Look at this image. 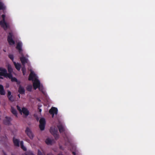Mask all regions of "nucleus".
I'll return each instance as SVG.
<instances>
[{
    "label": "nucleus",
    "mask_w": 155,
    "mask_h": 155,
    "mask_svg": "<svg viewBox=\"0 0 155 155\" xmlns=\"http://www.w3.org/2000/svg\"><path fill=\"white\" fill-rule=\"evenodd\" d=\"M31 73L29 75L28 79L29 80H32L33 82V86L34 89L36 90L38 88L39 90L44 93L43 91V88L40 85V82L38 79V78L35 73L31 70H30Z\"/></svg>",
    "instance_id": "1"
},
{
    "label": "nucleus",
    "mask_w": 155,
    "mask_h": 155,
    "mask_svg": "<svg viewBox=\"0 0 155 155\" xmlns=\"http://www.w3.org/2000/svg\"><path fill=\"white\" fill-rule=\"evenodd\" d=\"M8 71L10 74H7V71L5 69L0 68V78L1 76H4L11 79L12 81L16 82L17 81V79L15 78L12 77V75L11 74L13 70L10 65H8Z\"/></svg>",
    "instance_id": "2"
},
{
    "label": "nucleus",
    "mask_w": 155,
    "mask_h": 155,
    "mask_svg": "<svg viewBox=\"0 0 155 155\" xmlns=\"http://www.w3.org/2000/svg\"><path fill=\"white\" fill-rule=\"evenodd\" d=\"M22 45V43L21 42H19L17 44L16 48L19 50L20 54L21 55L22 57L20 58V59L23 65H24L25 63H27L28 60L23 56L22 53L21 52L22 51V49L21 48Z\"/></svg>",
    "instance_id": "3"
},
{
    "label": "nucleus",
    "mask_w": 155,
    "mask_h": 155,
    "mask_svg": "<svg viewBox=\"0 0 155 155\" xmlns=\"http://www.w3.org/2000/svg\"><path fill=\"white\" fill-rule=\"evenodd\" d=\"M18 110L21 114H23L24 116L26 117L29 114L28 111L25 108L23 107L21 108L18 106H17Z\"/></svg>",
    "instance_id": "4"
},
{
    "label": "nucleus",
    "mask_w": 155,
    "mask_h": 155,
    "mask_svg": "<svg viewBox=\"0 0 155 155\" xmlns=\"http://www.w3.org/2000/svg\"><path fill=\"white\" fill-rule=\"evenodd\" d=\"M5 15H2V20L0 21V25L5 30H6L9 27V25L5 21Z\"/></svg>",
    "instance_id": "5"
},
{
    "label": "nucleus",
    "mask_w": 155,
    "mask_h": 155,
    "mask_svg": "<svg viewBox=\"0 0 155 155\" xmlns=\"http://www.w3.org/2000/svg\"><path fill=\"white\" fill-rule=\"evenodd\" d=\"M51 133L53 135L56 139H57L59 137L58 135L57 134L58 130L55 127H51L50 130Z\"/></svg>",
    "instance_id": "6"
},
{
    "label": "nucleus",
    "mask_w": 155,
    "mask_h": 155,
    "mask_svg": "<svg viewBox=\"0 0 155 155\" xmlns=\"http://www.w3.org/2000/svg\"><path fill=\"white\" fill-rule=\"evenodd\" d=\"M39 128L41 130H43L45 129V120L44 118H41L39 120Z\"/></svg>",
    "instance_id": "7"
},
{
    "label": "nucleus",
    "mask_w": 155,
    "mask_h": 155,
    "mask_svg": "<svg viewBox=\"0 0 155 155\" xmlns=\"http://www.w3.org/2000/svg\"><path fill=\"white\" fill-rule=\"evenodd\" d=\"M25 132L30 139H33L34 137V135L30 128L28 127L26 128L25 130Z\"/></svg>",
    "instance_id": "8"
},
{
    "label": "nucleus",
    "mask_w": 155,
    "mask_h": 155,
    "mask_svg": "<svg viewBox=\"0 0 155 155\" xmlns=\"http://www.w3.org/2000/svg\"><path fill=\"white\" fill-rule=\"evenodd\" d=\"M45 143L48 145H51L54 143V140L50 137H47L45 140Z\"/></svg>",
    "instance_id": "9"
},
{
    "label": "nucleus",
    "mask_w": 155,
    "mask_h": 155,
    "mask_svg": "<svg viewBox=\"0 0 155 155\" xmlns=\"http://www.w3.org/2000/svg\"><path fill=\"white\" fill-rule=\"evenodd\" d=\"M50 113L52 115V117H53L54 114H57L58 113V109L54 107H52L49 110Z\"/></svg>",
    "instance_id": "10"
},
{
    "label": "nucleus",
    "mask_w": 155,
    "mask_h": 155,
    "mask_svg": "<svg viewBox=\"0 0 155 155\" xmlns=\"http://www.w3.org/2000/svg\"><path fill=\"white\" fill-rule=\"evenodd\" d=\"M12 34L11 33H9L8 36V41L10 45H13L15 44V42L12 38Z\"/></svg>",
    "instance_id": "11"
},
{
    "label": "nucleus",
    "mask_w": 155,
    "mask_h": 155,
    "mask_svg": "<svg viewBox=\"0 0 155 155\" xmlns=\"http://www.w3.org/2000/svg\"><path fill=\"white\" fill-rule=\"evenodd\" d=\"M5 91L4 90V87L1 84H0V94L1 95H4L5 94Z\"/></svg>",
    "instance_id": "12"
},
{
    "label": "nucleus",
    "mask_w": 155,
    "mask_h": 155,
    "mask_svg": "<svg viewBox=\"0 0 155 155\" xmlns=\"http://www.w3.org/2000/svg\"><path fill=\"white\" fill-rule=\"evenodd\" d=\"M8 97L9 100L11 101H14V99L13 97L11 95V92L10 91H8Z\"/></svg>",
    "instance_id": "13"
},
{
    "label": "nucleus",
    "mask_w": 155,
    "mask_h": 155,
    "mask_svg": "<svg viewBox=\"0 0 155 155\" xmlns=\"http://www.w3.org/2000/svg\"><path fill=\"white\" fill-rule=\"evenodd\" d=\"M14 65L18 71H19L21 68V64L19 63H16L15 62L13 61Z\"/></svg>",
    "instance_id": "14"
},
{
    "label": "nucleus",
    "mask_w": 155,
    "mask_h": 155,
    "mask_svg": "<svg viewBox=\"0 0 155 155\" xmlns=\"http://www.w3.org/2000/svg\"><path fill=\"white\" fill-rule=\"evenodd\" d=\"M13 142L15 145L17 146H19V142L17 139L14 138L13 139Z\"/></svg>",
    "instance_id": "15"
},
{
    "label": "nucleus",
    "mask_w": 155,
    "mask_h": 155,
    "mask_svg": "<svg viewBox=\"0 0 155 155\" xmlns=\"http://www.w3.org/2000/svg\"><path fill=\"white\" fill-rule=\"evenodd\" d=\"M59 130L60 133H61L64 130V129L63 127L61 124H60L58 126Z\"/></svg>",
    "instance_id": "16"
},
{
    "label": "nucleus",
    "mask_w": 155,
    "mask_h": 155,
    "mask_svg": "<svg viewBox=\"0 0 155 155\" xmlns=\"http://www.w3.org/2000/svg\"><path fill=\"white\" fill-rule=\"evenodd\" d=\"M11 111L12 113L14 114L16 117H18L17 113L15 109L13 107H12L11 109Z\"/></svg>",
    "instance_id": "17"
},
{
    "label": "nucleus",
    "mask_w": 155,
    "mask_h": 155,
    "mask_svg": "<svg viewBox=\"0 0 155 155\" xmlns=\"http://www.w3.org/2000/svg\"><path fill=\"white\" fill-rule=\"evenodd\" d=\"M18 91L21 94H24L25 93L24 88L20 86L19 88Z\"/></svg>",
    "instance_id": "18"
},
{
    "label": "nucleus",
    "mask_w": 155,
    "mask_h": 155,
    "mask_svg": "<svg viewBox=\"0 0 155 155\" xmlns=\"http://www.w3.org/2000/svg\"><path fill=\"white\" fill-rule=\"evenodd\" d=\"M38 155H45V154L42 150H38Z\"/></svg>",
    "instance_id": "19"
},
{
    "label": "nucleus",
    "mask_w": 155,
    "mask_h": 155,
    "mask_svg": "<svg viewBox=\"0 0 155 155\" xmlns=\"http://www.w3.org/2000/svg\"><path fill=\"white\" fill-rule=\"evenodd\" d=\"M23 141H21L20 142V145L21 148L24 150H26V148L23 146Z\"/></svg>",
    "instance_id": "20"
},
{
    "label": "nucleus",
    "mask_w": 155,
    "mask_h": 155,
    "mask_svg": "<svg viewBox=\"0 0 155 155\" xmlns=\"http://www.w3.org/2000/svg\"><path fill=\"white\" fill-rule=\"evenodd\" d=\"M5 8L3 3L0 1V10L3 9Z\"/></svg>",
    "instance_id": "21"
},
{
    "label": "nucleus",
    "mask_w": 155,
    "mask_h": 155,
    "mask_svg": "<svg viewBox=\"0 0 155 155\" xmlns=\"http://www.w3.org/2000/svg\"><path fill=\"white\" fill-rule=\"evenodd\" d=\"M32 88V86L31 85H29L27 87V90L29 91H31Z\"/></svg>",
    "instance_id": "22"
},
{
    "label": "nucleus",
    "mask_w": 155,
    "mask_h": 155,
    "mask_svg": "<svg viewBox=\"0 0 155 155\" xmlns=\"http://www.w3.org/2000/svg\"><path fill=\"white\" fill-rule=\"evenodd\" d=\"M22 71L23 74L24 75H25V74L26 71V69L25 68V67H23L22 68Z\"/></svg>",
    "instance_id": "23"
},
{
    "label": "nucleus",
    "mask_w": 155,
    "mask_h": 155,
    "mask_svg": "<svg viewBox=\"0 0 155 155\" xmlns=\"http://www.w3.org/2000/svg\"><path fill=\"white\" fill-rule=\"evenodd\" d=\"M9 57L12 61H13L14 57L13 56L12 54H9L8 55Z\"/></svg>",
    "instance_id": "24"
},
{
    "label": "nucleus",
    "mask_w": 155,
    "mask_h": 155,
    "mask_svg": "<svg viewBox=\"0 0 155 155\" xmlns=\"http://www.w3.org/2000/svg\"><path fill=\"white\" fill-rule=\"evenodd\" d=\"M39 110V111L40 112H41V109H40V108H39L38 109Z\"/></svg>",
    "instance_id": "25"
},
{
    "label": "nucleus",
    "mask_w": 155,
    "mask_h": 155,
    "mask_svg": "<svg viewBox=\"0 0 155 155\" xmlns=\"http://www.w3.org/2000/svg\"><path fill=\"white\" fill-rule=\"evenodd\" d=\"M72 153L74 155H75V153L74 152H73Z\"/></svg>",
    "instance_id": "26"
},
{
    "label": "nucleus",
    "mask_w": 155,
    "mask_h": 155,
    "mask_svg": "<svg viewBox=\"0 0 155 155\" xmlns=\"http://www.w3.org/2000/svg\"><path fill=\"white\" fill-rule=\"evenodd\" d=\"M18 97H20V95H19H19H18Z\"/></svg>",
    "instance_id": "27"
},
{
    "label": "nucleus",
    "mask_w": 155,
    "mask_h": 155,
    "mask_svg": "<svg viewBox=\"0 0 155 155\" xmlns=\"http://www.w3.org/2000/svg\"><path fill=\"white\" fill-rule=\"evenodd\" d=\"M60 148H61V149H63L61 147H60Z\"/></svg>",
    "instance_id": "28"
}]
</instances>
